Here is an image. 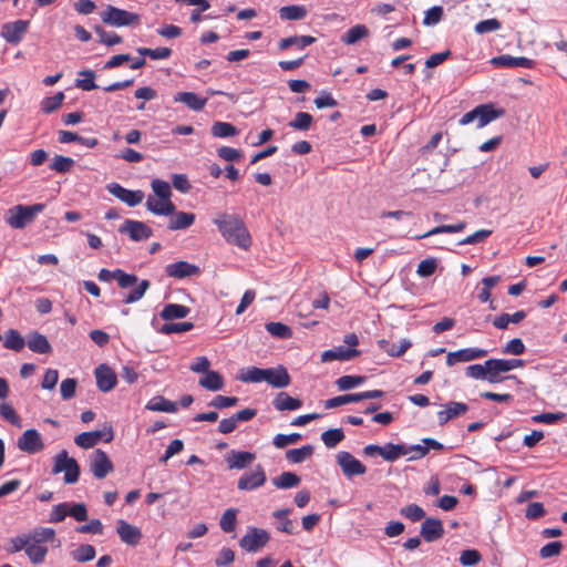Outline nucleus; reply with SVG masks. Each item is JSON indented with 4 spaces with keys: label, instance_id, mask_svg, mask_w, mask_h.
<instances>
[{
    "label": "nucleus",
    "instance_id": "obj_1",
    "mask_svg": "<svg viewBox=\"0 0 567 567\" xmlns=\"http://www.w3.org/2000/svg\"><path fill=\"white\" fill-rule=\"evenodd\" d=\"M55 540V530L50 527H37L29 533L20 534L9 540L8 551L18 553L24 550L33 565H40L45 560L49 548L48 543Z\"/></svg>",
    "mask_w": 567,
    "mask_h": 567
},
{
    "label": "nucleus",
    "instance_id": "obj_2",
    "mask_svg": "<svg viewBox=\"0 0 567 567\" xmlns=\"http://www.w3.org/2000/svg\"><path fill=\"white\" fill-rule=\"evenodd\" d=\"M223 238L230 245L248 250L252 244L251 235L243 218L236 214L219 213L213 219Z\"/></svg>",
    "mask_w": 567,
    "mask_h": 567
},
{
    "label": "nucleus",
    "instance_id": "obj_3",
    "mask_svg": "<svg viewBox=\"0 0 567 567\" xmlns=\"http://www.w3.org/2000/svg\"><path fill=\"white\" fill-rule=\"evenodd\" d=\"M44 204L16 205L8 210L6 221L14 229H22L31 224L37 215L44 209Z\"/></svg>",
    "mask_w": 567,
    "mask_h": 567
},
{
    "label": "nucleus",
    "instance_id": "obj_4",
    "mask_svg": "<svg viewBox=\"0 0 567 567\" xmlns=\"http://www.w3.org/2000/svg\"><path fill=\"white\" fill-rule=\"evenodd\" d=\"M101 20L105 24L116 28L135 27L140 24L141 16L109 4L106 9L101 12Z\"/></svg>",
    "mask_w": 567,
    "mask_h": 567
},
{
    "label": "nucleus",
    "instance_id": "obj_5",
    "mask_svg": "<svg viewBox=\"0 0 567 567\" xmlns=\"http://www.w3.org/2000/svg\"><path fill=\"white\" fill-rule=\"evenodd\" d=\"M52 472L54 474L64 472V482L66 484H74L80 477V466L76 460L69 457L65 450L55 455Z\"/></svg>",
    "mask_w": 567,
    "mask_h": 567
},
{
    "label": "nucleus",
    "instance_id": "obj_6",
    "mask_svg": "<svg viewBox=\"0 0 567 567\" xmlns=\"http://www.w3.org/2000/svg\"><path fill=\"white\" fill-rule=\"evenodd\" d=\"M269 539L270 535L266 529L249 527L239 540V546L248 553H257L268 544Z\"/></svg>",
    "mask_w": 567,
    "mask_h": 567
},
{
    "label": "nucleus",
    "instance_id": "obj_7",
    "mask_svg": "<svg viewBox=\"0 0 567 567\" xmlns=\"http://www.w3.org/2000/svg\"><path fill=\"white\" fill-rule=\"evenodd\" d=\"M487 364L493 374H491L492 383H498L507 379H516L515 375L501 377V373L512 371L516 368H523L525 361L522 359H488Z\"/></svg>",
    "mask_w": 567,
    "mask_h": 567
},
{
    "label": "nucleus",
    "instance_id": "obj_8",
    "mask_svg": "<svg viewBox=\"0 0 567 567\" xmlns=\"http://www.w3.org/2000/svg\"><path fill=\"white\" fill-rule=\"evenodd\" d=\"M337 463L347 477L363 475L367 472L365 465L346 451H341L337 454Z\"/></svg>",
    "mask_w": 567,
    "mask_h": 567
},
{
    "label": "nucleus",
    "instance_id": "obj_9",
    "mask_svg": "<svg viewBox=\"0 0 567 567\" xmlns=\"http://www.w3.org/2000/svg\"><path fill=\"white\" fill-rule=\"evenodd\" d=\"M30 22L28 20H16L7 22L1 27V37L10 44H18L28 31Z\"/></svg>",
    "mask_w": 567,
    "mask_h": 567
},
{
    "label": "nucleus",
    "instance_id": "obj_10",
    "mask_svg": "<svg viewBox=\"0 0 567 567\" xmlns=\"http://www.w3.org/2000/svg\"><path fill=\"white\" fill-rule=\"evenodd\" d=\"M90 470L95 478L102 480L113 472L114 466L107 454L99 449L91 456Z\"/></svg>",
    "mask_w": 567,
    "mask_h": 567
},
{
    "label": "nucleus",
    "instance_id": "obj_11",
    "mask_svg": "<svg viewBox=\"0 0 567 567\" xmlns=\"http://www.w3.org/2000/svg\"><path fill=\"white\" fill-rule=\"evenodd\" d=\"M121 234H127L133 241L146 240L153 235V230L145 223L126 219L118 228Z\"/></svg>",
    "mask_w": 567,
    "mask_h": 567
},
{
    "label": "nucleus",
    "instance_id": "obj_12",
    "mask_svg": "<svg viewBox=\"0 0 567 567\" xmlns=\"http://www.w3.org/2000/svg\"><path fill=\"white\" fill-rule=\"evenodd\" d=\"M114 437L112 427L110 426L106 431H91L82 432L76 435L74 442L82 449H91L96 445L101 440L105 443H110Z\"/></svg>",
    "mask_w": 567,
    "mask_h": 567
},
{
    "label": "nucleus",
    "instance_id": "obj_13",
    "mask_svg": "<svg viewBox=\"0 0 567 567\" xmlns=\"http://www.w3.org/2000/svg\"><path fill=\"white\" fill-rule=\"evenodd\" d=\"M17 445L20 451L29 454H35L44 449L42 437L35 429L24 431L18 439Z\"/></svg>",
    "mask_w": 567,
    "mask_h": 567
},
{
    "label": "nucleus",
    "instance_id": "obj_14",
    "mask_svg": "<svg viewBox=\"0 0 567 567\" xmlns=\"http://www.w3.org/2000/svg\"><path fill=\"white\" fill-rule=\"evenodd\" d=\"M267 476L261 465H257L254 471L244 473L237 482V488L240 491H252L265 485Z\"/></svg>",
    "mask_w": 567,
    "mask_h": 567
},
{
    "label": "nucleus",
    "instance_id": "obj_15",
    "mask_svg": "<svg viewBox=\"0 0 567 567\" xmlns=\"http://www.w3.org/2000/svg\"><path fill=\"white\" fill-rule=\"evenodd\" d=\"M110 194L115 196L121 202L125 203L130 207H135L143 202L144 193L142 190H130L124 188L117 183L107 185Z\"/></svg>",
    "mask_w": 567,
    "mask_h": 567
},
{
    "label": "nucleus",
    "instance_id": "obj_16",
    "mask_svg": "<svg viewBox=\"0 0 567 567\" xmlns=\"http://www.w3.org/2000/svg\"><path fill=\"white\" fill-rule=\"evenodd\" d=\"M487 350L480 348H465L457 351L449 352L446 357V364L452 367L458 362H468L476 359H482L487 355Z\"/></svg>",
    "mask_w": 567,
    "mask_h": 567
},
{
    "label": "nucleus",
    "instance_id": "obj_17",
    "mask_svg": "<svg viewBox=\"0 0 567 567\" xmlns=\"http://www.w3.org/2000/svg\"><path fill=\"white\" fill-rule=\"evenodd\" d=\"M165 272L168 277L183 279L187 277L198 276L200 274V269L198 266L194 264L181 260L177 262L168 264L165 267Z\"/></svg>",
    "mask_w": 567,
    "mask_h": 567
},
{
    "label": "nucleus",
    "instance_id": "obj_18",
    "mask_svg": "<svg viewBox=\"0 0 567 567\" xmlns=\"http://www.w3.org/2000/svg\"><path fill=\"white\" fill-rule=\"evenodd\" d=\"M116 532L121 540L131 546H136L142 539L141 529L124 519L117 520Z\"/></svg>",
    "mask_w": 567,
    "mask_h": 567
},
{
    "label": "nucleus",
    "instance_id": "obj_19",
    "mask_svg": "<svg viewBox=\"0 0 567 567\" xmlns=\"http://www.w3.org/2000/svg\"><path fill=\"white\" fill-rule=\"evenodd\" d=\"M421 536L429 543L440 539L444 535L442 520L439 518H425L421 525Z\"/></svg>",
    "mask_w": 567,
    "mask_h": 567
},
{
    "label": "nucleus",
    "instance_id": "obj_20",
    "mask_svg": "<svg viewBox=\"0 0 567 567\" xmlns=\"http://www.w3.org/2000/svg\"><path fill=\"white\" fill-rule=\"evenodd\" d=\"M95 379L99 390L109 392L116 385V374L106 364H101L95 369Z\"/></svg>",
    "mask_w": 567,
    "mask_h": 567
},
{
    "label": "nucleus",
    "instance_id": "obj_21",
    "mask_svg": "<svg viewBox=\"0 0 567 567\" xmlns=\"http://www.w3.org/2000/svg\"><path fill=\"white\" fill-rule=\"evenodd\" d=\"M255 458L256 454L252 452L231 450L225 460L230 470H243L249 466Z\"/></svg>",
    "mask_w": 567,
    "mask_h": 567
},
{
    "label": "nucleus",
    "instance_id": "obj_22",
    "mask_svg": "<svg viewBox=\"0 0 567 567\" xmlns=\"http://www.w3.org/2000/svg\"><path fill=\"white\" fill-rule=\"evenodd\" d=\"M468 411V405L463 402L451 401L444 405V409L437 412L440 425H444L450 420L464 415Z\"/></svg>",
    "mask_w": 567,
    "mask_h": 567
},
{
    "label": "nucleus",
    "instance_id": "obj_23",
    "mask_svg": "<svg viewBox=\"0 0 567 567\" xmlns=\"http://www.w3.org/2000/svg\"><path fill=\"white\" fill-rule=\"evenodd\" d=\"M491 63L494 66L526 68V69H532V68H534V64H535V62L532 59H528L525 56H512L509 54H502L498 56H494L491 60Z\"/></svg>",
    "mask_w": 567,
    "mask_h": 567
},
{
    "label": "nucleus",
    "instance_id": "obj_24",
    "mask_svg": "<svg viewBox=\"0 0 567 567\" xmlns=\"http://www.w3.org/2000/svg\"><path fill=\"white\" fill-rule=\"evenodd\" d=\"M265 382L274 388H286L290 384L291 379L286 368L279 365L276 369H265Z\"/></svg>",
    "mask_w": 567,
    "mask_h": 567
},
{
    "label": "nucleus",
    "instance_id": "obj_25",
    "mask_svg": "<svg viewBox=\"0 0 567 567\" xmlns=\"http://www.w3.org/2000/svg\"><path fill=\"white\" fill-rule=\"evenodd\" d=\"M422 443L423 444H415V445L408 446V454L411 453L408 461L421 460L429 453L430 449L435 450V451L443 450V444H441L439 441L431 439V437L423 439Z\"/></svg>",
    "mask_w": 567,
    "mask_h": 567
},
{
    "label": "nucleus",
    "instance_id": "obj_26",
    "mask_svg": "<svg viewBox=\"0 0 567 567\" xmlns=\"http://www.w3.org/2000/svg\"><path fill=\"white\" fill-rule=\"evenodd\" d=\"M361 354V351L358 349H350L343 346L337 347L334 349L327 350L321 354L322 362H331L333 360L339 361H350Z\"/></svg>",
    "mask_w": 567,
    "mask_h": 567
},
{
    "label": "nucleus",
    "instance_id": "obj_27",
    "mask_svg": "<svg viewBox=\"0 0 567 567\" xmlns=\"http://www.w3.org/2000/svg\"><path fill=\"white\" fill-rule=\"evenodd\" d=\"M147 209L158 216H169L173 215L176 210V206L172 200H165L163 198H157L154 196H148L146 200Z\"/></svg>",
    "mask_w": 567,
    "mask_h": 567
},
{
    "label": "nucleus",
    "instance_id": "obj_28",
    "mask_svg": "<svg viewBox=\"0 0 567 567\" xmlns=\"http://www.w3.org/2000/svg\"><path fill=\"white\" fill-rule=\"evenodd\" d=\"M124 63H130V69L137 70L143 68L146 64V60L144 58H132L130 54H116L113 55L110 60L104 64V69L111 70L117 66H121Z\"/></svg>",
    "mask_w": 567,
    "mask_h": 567
},
{
    "label": "nucleus",
    "instance_id": "obj_29",
    "mask_svg": "<svg viewBox=\"0 0 567 567\" xmlns=\"http://www.w3.org/2000/svg\"><path fill=\"white\" fill-rule=\"evenodd\" d=\"M174 102L184 103L192 111L199 112L205 107L207 99L194 92H178L174 95Z\"/></svg>",
    "mask_w": 567,
    "mask_h": 567
},
{
    "label": "nucleus",
    "instance_id": "obj_30",
    "mask_svg": "<svg viewBox=\"0 0 567 567\" xmlns=\"http://www.w3.org/2000/svg\"><path fill=\"white\" fill-rule=\"evenodd\" d=\"M317 39L312 35H293L284 38L278 42V49L280 51H286L290 48H296L298 50H302L311 44H313Z\"/></svg>",
    "mask_w": 567,
    "mask_h": 567
},
{
    "label": "nucleus",
    "instance_id": "obj_31",
    "mask_svg": "<svg viewBox=\"0 0 567 567\" xmlns=\"http://www.w3.org/2000/svg\"><path fill=\"white\" fill-rule=\"evenodd\" d=\"M272 404L278 411H295L301 408L302 401L290 396L286 392H280L274 399Z\"/></svg>",
    "mask_w": 567,
    "mask_h": 567
},
{
    "label": "nucleus",
    "instance_id": "obj_32",
    "mask_svg": "<svg viewBox=\"0 0 567 567\" xmlns=\"http://www.w3.org/2000/svg\"><path fill=\"white\" fill-rule=\"evenodd\" d=\"M477 109V127H484L492 121L503 116L504 110L494 109L493 105H480Z\"/></svg>",
    "mask_w": 567,
    "mask_h": 567
},
{
    "label": "nucleus",
    "instance_id": "obj_33",
    "mask_svg": "<svg viewBox=\"0 0 567 567\" xmlns=\"http://www.w3.org/2000/svg\"><path fill=\"white\" fill-rule=\"evenodd\" d=\"M28 347L31 351L40 354H47L52 351V347L47 337L37 331L28 336Z\"/></svg>",
    "mask_w": 567,
    "mask_h": 567
},
{
    "label": "nucleus",
    "instance_id": "obj_34",
    "mask_svg": "<svg viewBox=\"0 0 567 567\" xmlns=\"http://www.w3.org/2000/svg\"><path fill=\"white\" fill-rule=\"evenodd\" d=\"M370 31L367 25L364 24H355L352 28H350L347 32H344L340 40L342 43L352 45L359 42L360 40L365 39L369 37Z\"/></svg>",
    "mask_w": 567,
    "mask_h": 567
},
{
    "label": "nucleus",
    "instance_id": "obj_35",
    "mask_svg": "<svg viewBox=\"0 0 567 567\" xmlns=\"http://www.w3.org/2000/svg\"><path fill=\"white\" fill-rule=\"evenodd\" d=\"M195 214L186 212H175L168 223V229L178 230L190 227L195 221Z\"/></svg>",
    "mask_w": 567,
    "mask_h": 567
},
{
    "label": "nucleus",
    "instance_id": "obj_36",
    "mask_svg": "<svg viewBox=\"0 0 567 567\" xmlns=\"http://www.w3.org/2000/svg\"><path fill=\"white\" fill-rule=\"evenodd\" d=\"M379 347L385 351L390 357L399 358L403 355L411 347V341L408 339H402L399 344L390 343L388 340H380Z\"/></svg>",
    "mask_w": 567,
    "mask_h": 567
},
{
    "label": "nucleus",
    "instance_id": "obj_37",
    "mask_svg": "<svg viewBox=\"0 0 567 567\" xmlns=\"http://www.w3.org/2000/svg\"><path fill=\"white\" fill-rule=\"evenodd\" d=\"M198 383L200 386L209 391H219L225 385L223 375L214 370L207 371L205 377L199 379Z\"/></svg>",
    "mask_w": 567,
    "mask_h": 567
},
{
    "label": "nucleus",
    "instance_id": "obj_38",
    "mask_svg": "<svg viewBox=\"0 0 567 567\" xmlns=\"http://www.w3.org/2000/svg\"><path fill=\"white\" fill-rule=\"evenodd\" d=\"M145 408L150 411H155V412H166V413L177 412L176 403L165 399L162 395L152 398L146 403Z\"/></svg>",
    "mask_w": 567,
    "mask_h": 567
},
{
    "label": "nucleus",
    "instance_id": "obj_39",
    "mask_svg": "<svg viewBox=\"0 0 567 567\" xmlns=\"http://www.w3.org/2000/svg\"><path fill=\"white\" fill-rule=\"evenodd\" d=\"M190 309L186 306L178 303H167L161 311V317L164 320L182 319L188 316Z\"/></svg>",
    "mask_w": 567,
    "mask_h": 567
},
{
    "label": "nucleus",
    "instance_id": "obj_40",
    "mask_svg": "<svg viewBox=\"0 0 567 567\" xmlns=\"http://www.w3.org/2000/svg\"><path fill=\"white\" fill-rule=\"evenodd\" d=\"M408 454V445L386 443L382 446V457L386 462H394L403 455Z\"/></svg>",
    "mask_w": 567,
    "mask_h": 567
},
{
    "label": "nucleus",
    "instance_id": "obj_41",
    "mask_svg": "<svg viewBox=\"0 0 567 567\" xmlns=\"http://www.w3.org/2000/svg\"><path fill=\"white\" fill-rule=\"evenodd\" d=\"M465 228H466L465 221H458L453 225H440V226H436V227L432 228L431 230L426 231L425 234L415 236L414 238L422 239V238H426V237H430L433 235H439V234H444V233H450V234L461 233Z\"/></svg>",
    "mask_w": 567,
    "mask_h": 567
},
{
    "label": "nucleus",
    "instance_id": "obj_42",
    "mask_svg": "<svg viewBox=\"0 0 567 567\" xmlns=\"http://www.w3.org/2000/svg\"><path fill=\"white\" fill-rule=\"evenodd\" d=\"M465 373L467 377L476 379V380H486L489 383H492L491 379V368L487 364V360L484 362V364H471L465 369Z\"/></svg>",
    "mask_w": 567,
    "mask_h": 567
},
{
    "label": "nucleus",
    "instance_id": "obj_43",
    "mask_svg": "<svg viewBox=\"0 0 567 567\" xmlns=\"http://www.w3.org/2000/svg\"><path fill=\"white\" fill-rule=\"evenodd\" d=\"M25 346L23 337L16 329H9L6 332L3 347L16 352H20Z\"/></svg>",
    "mask_w": 567,
    "mask_h": 567
},
{
    "label": "nucleus",
    "instance_id": "obj_44",
    "mask_svg": "<svg viewBox=\"0 0 567 567\" xmlns=\"http://www.w3.org/2000/svg\"><path fill=\"white\" fill-rule=\"evenodd\" d=\"M299 483H300V477L296 473H292V472H284L279 476H277L272 480V484L277 488H282V489L296 487L299 485Z\"/></svg>",
    "mask_w": 567,
    "mask_h": 567
},
{
    "label": "nucleus",
    "instance_id": "obj_45",
    "mask_svg": "<svg viewBox=\"0 0 567 567\" xmlns=\"http://www.w3.org/2000/svg\"><path fill=\"white\" fill-rule=\"evenodd\" d=\"M210 131L213 136L219 138L230 137L238 134L237 127L228 122H215L212 125Z\"/></svg>",
    "mask_w": 567,
    "mask_h": 567
},
{
    "label": "nucleus",
    "instance_id": "obj_46",
    "mask_svg": "<svg viewBox=\"0 0 567 567\" xmlns=\"http://www.w3.org/2000/svg\"><path fill=\"white\" fill-rule=\"evenodd\" d=\"M306 14V8L296 4L281 7L279 10V17L281 20H301Z\"/></svg>",
    "mask_w": 567,
    "mask_h": 567
},
{
    "label": "nucleus",
    "instance_id": "obj_47",
    "mask_svg": "<svg viewBox=\"0 0 567 567\" xmlns=\"http://www.w3.org/2000/svg\"><path fill=\"white\" fill-rule=\"evenodd\" d=\"M313 446L312 445H305L300 449H291L287 451L286 457L291 463H301L305 460L309 458L313 454Z\"/></svg>",
    "mask_w": 567,
    "mask_h": 567
},
{
    "label": "nucleus",
    "instance_id": "obj_48",
    "mask_svg": "<svg viewBox=\"0 0 567 567\" xmlns=\"http://www.w3.org/2000/svg\"><path fill=\"white\" fill-rule=\"evenodd\" d=\"M136 51L142 58L148 56L152 60H166L172 55V50L164 47L156 49L141 47Z\"/></svg>",
    "mask_w": 567,
    "mask_h": 567
},
{
    "label": "nucleus",
    "instance_id": "obj_49",
    "mask_svg": "<svg viewBox=\"0 0 567 567\" xmlns=\"http://www.w3.org/2000/svg\"><path fill=\"white\" fill-rule=\"evenodd\" d=\"M321 440L328 449H334L344 440L342 429H329L321 434Z\"/></svg>",
    "mask_w": 567,
    "mask_h": 567
},
{
    "label": "nucleus",
    "instance_id": "obj_50",
    "mask_svg": "<svg viewBox=\"0 0 567 567\" xmlns=\"http://www.w3.org/2000/svg\"><path fill=\"white\" fill-rule=\"evenodd\" d=\"M290 514V509L284 508L274 512V517L280 520V524L277 526L278 530H281L287 534H293L295 525L291 519L288 518Z\"/></svg>",
    "mask_w": 567,
    "mask_h": 567
},
{
    "label": "nucleus",
    "instance_id": "obj_51",
    "mask_svg": "<svg viewBox=\"0 0 567 567\" xmlns=\"http://www.w3.org/2000/svg\"><path fill=\"white\" fill-rule=\"evenodd\" d=\"M74 166V159L63 155H55L52 163L49 165L50 169L56 173H68Z\"/></svg>",
    "mask_w": 567,
    "mask_h": 567
},
{
    "label": "nucleus",
    "instance_id": "obj_52",
    "mask_svg": "<svg viewBox=\"0 0 567 567\" xmlns=\"http://www.w3.org/2000/svg\"><path fill=\"white\" fill-rule=\"evenodd\" d=\"M238 379L241 382H251V383H258L262 382L265 379V369L257 368V367H249L245 371H241Z\"/></svg>",
    "mask_w": 567,
    "mask_h": 567
},
{
    "label": "nucleus",
    "instance_id": "obj_53",
    "mask_svg": "<svg viewBox=\"0 0 567 567\" xmlns=\"http://www.w3.org/2000/svg\"><path fill=\"white\" fill-rule=\"evenodd\" d=\"M150 287L151 282L148 280H141L137 287L124 297L123 302L130 305L141 300Z\"/></svg>",
    "mask_w": 567,
    "mask_h": 567
},
{
    "label": "nucleus",
    "instance_id": "obj_54",
    "mask_svg": "<svg viewBox=\"0 0 567 567\" xmlns=\"http://www.w3.org/2000/svg\"><path fill=\"white\" fill-rule=\"evenodd\" d=\"M65 95L63 92H58L53 96H49L42 100L41 110L45 114H50L56 111L63 103Z\"/></svg>",
    "mask_w": 567,
    "mask_h": 567
},
{
    "label": "nucleus",
    "instance_id": "obj_55",
    "mask_svg": "<svg viewBox=\"0 0 567 567\" xmlns=\"http://www.w3.org/2000/svg\"><path fill=\"white\" fill-rule=\"evenodd\" d=\"M237 513L238 509L228 508L223 514L219 525L225 533H231L235 530L237 524Z\"/></svg>",
    "mask_w": 567,
    "mask_h": 567
},
{
    "label": "nucleus",
    "instance_id": "obj_56",
    "mask_svg": "<svg viewBox=\"0 0 567 567\" xmlns=\"http://www.w3.org/2000/svg\"><path fill=\"white\" fill-rule=\"evenodd\" d=\"M266 330L280 339H289L292 336L291 328L282 322H269L266 324Z\"/></svg>",
    "mask_w": 567,
    "mask_h": 567
},
{
    "label": "nucleus",
    "instance_id": "obj_57",
    "mask_svg": "<svg viewBox=\"0 0 567 567\" xmlns=\"http://www.w3.org/2000/svg\"><path fill=\"white\" fill-rule=\"evenodd\" d=\"M312 122L313 117L311 114L307 112H298L295 115V118L289 122V126L299 131H308Z\"/></svg>",
    "mask_w": 567,
    "mask_h": 567
},
{
    "label": "nucleus",
    "instance_id": "obj_58",
    "mask_svg": "<svg viewBox=\"0 0 567 567\" xmlns=\"http://www.w3.org/2000/svg\"><path fill=\"white\" fill-rule=\"evenodd\" d=\"M95 557V548L92 545H80L72 551V558L79 563L90 561Z\"/></svg>",
    "mask_w": 567,
    "mask_h": 567
},
{
    "label": "nucleus",
    "instance_id": "obj_59",
    "mask_svg": "<svg viewBox=\"0 0 567 567\" xmlns=\"http://www.w3.org/2000/svg\"><path fill=\"white\" fill-rule=\"evenodd\" d=\"M80 75L83 76V79H78L75 82L76 87L83 90V91H92L97 87L96 83L94 82L95 73L92 70H83L80 72Z\"/></svg>",
    "mask_w": 567,
    "mask_h": 567
},
{
    "label": "nucleus",
    "instance_id": "obj_60",
    "mask_svg": "<svg viewBox=\"0 0 567 567\" xmlns=\"http://www.w3.org/2000/svg\"><path fill=\"white\" fill-rule=\"evenodd\" d=\"M400 514L412 522H419L425 517L424 509L416 504H409L402 507Z\"/></svg>",
    "mask_w": 567,
    "mask_h": 567
},
{
    "label": "nucleus",
    "instance_id": "obj_61",
    "mask_svg": "<svg viewBox=\"0 0 567 567\" xmlns=\"http://www.w3.org/2000/svg\"><path fill=\"white\" fill-rule=\"evenodd\" d=\"M94 31L99 35L100 42L107 47L118 44L123 41L121 35L115 32L105 31L102 27H95Z\"/></svg>",
    "mask_w": 567,
    "mask_h": 567
},
{
    "label": "nucleus",
    "instance_id": "obj_62",
    "mask_svg": "<svg viewBox=\"0 0 567 567\" xmlns=\"http://www.w3.org/2000/svg\"><path fill=\"white\" fill-rule=\"evenodd\" d=\"M365 378L361 375H343L337 380L339 390L347 391L353 389L364 382Z\"/></svg>",
    "mask_w": 567,
    "mask_h": 567
},
{
    "label": "nucleus",
    "instance_id": "obj_63",
    "mask_svg": "<svg viewBox=\"0 0 567 567\" xmlns=\"http://www.w3.org/2000/svg\"><path fill=\"white\" fill-rule=\"evenodd\" d=\"M0 415L12 425L21 427V419L10 403L0 404Z\"/></svg>",
    "mask_w": 567,
    "mask_h": 567
},
{
    "label": "nucleus",
    "instance_id": "obj_64",
    "mask_svg": "<svg viewBox=\"0 0 567 567\" xmlns=\"http://www.w3.org/2000/svg\"><path fill=\"white\" fill-rule=\"evenodd\" d=\"M501 28H502L501 21L497 20L496 18H492V19H486V20H482V21L477 22L475 24L474 30L478 34H484L487 32L497 31Z\"/></svg>",
    "mask_w": 567,
    "mask_h": 567
}]
</instances>
